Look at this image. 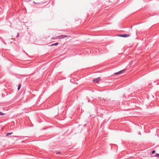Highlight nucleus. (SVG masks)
<instances>
[{"mask_svg":"<svg viewBox=\"0 0 159 159\" xmlns=\"http://www.w3.org/2000/svg\"><path fill=\"white\" fill-rule=\"evenodd\" d=\"M119 37L124 38H127L129 37L130 35L129 34H120L118 35Z\"/></svg>","mask_w":159,"mask_h":159,"instance_id":"f257e3e1","label":"nucleus"},{"mask_svg":"<svg viewBox=\"0 0 159 159\" xmlns=\"http://www.w3.org/2000/svg\"><path fill=\"white\" fill-rule=\"evenodd\" d=\"M125 69H124L123 70H122L120 71H119L118 72L115 73H114L115 75H117L120 74H121L123 73L125 71Z\"/></svg>","mask_w":159,"mask_h":159,"instance_id":"f03ea898","label":"nucleus"},{"mask_svg":"<svg viewBox=\"0 0 159 159\" xmlns=\"http://www.w3.org/2000/svg\"><path fill=\"white\" fill-rule=\"evenodd\" d=\"M100 80V77H98L97 78H95L93 80V82L98 83L99 82Z\"/></svg>","mask_w":159,"mask_h":159,"instance_id":"7ed1b4c3","label":"nucleus"},{"mask_svg":"<svg viewBox=\"0 0 159 159\" xmlns=\"http://www.w3.org/2000/svg\"><path fill=\"white\" fill-rule=\"evenodd\" d=\"M60 37V39H61L62 38H65L67 36L66 35H61L60 36H59Z\"/></svg>","mask_w":159,"mask_h":159,"instance_id":"20e7f679","label":"nucleus"},{"mask_svg":"<svg viewBox=\"0 0 159 159\" xmlns=\"http://www.w3.org/2000/svg\"><path fill=\"white\" fill-rule=\"evenodd\" d=\"M59 44V43H55L52 44L51 46H57Z\"/></svg>","mask_w":159,"mask_h":159,"instance_id":"39448f33","label":"nucleus"},{"mask_svg":"<svg viewBox=\"0 0 159 159\" xmlns=\"http://www.w3.org/2000/svg\"><path fill=\"white\" fill-rule=\"evenodd\" d=\"M58 38H60L59 36H57L55 38V37L52 38V39H58Z\"/></svg>","mask_w":159,"mask_h":159,"instance_id":"423d86ee","label":"nucleus"},{"mask_svg":"<svg viewBox=\"0 0 159 159\" xmlns=\"http://www.w3.org/2000/svg\"><path fill=\"white\" fill-rule=\"evenodd\" d=\"M13 134L12 132H11V133H7V134L6 135V136H8L9 135H11V134Z\"/></svg>","mask_w":159,"mask_h":159,"instance_id":"0eeeda50","label":"nucleus"},{"mask_svg":"<svg viewBox=\"0 0 159 159\" xmlns=\"http://www.w3.org/2000/svg\"><path fill=\"white\" fill-rule=\"evenodd\" d=\"M56 154H60L61 155L62 154V153L61 152H56Z\"/></svg>","mask_w":159,"mask_h":159,"instance_id":"6e6552de","label":"nucleus"},{"mask_svg":"<svg viewBox=\"0 0 159 159\" xmlns=\"http://www.w3.org/2000/svg\"><path fill=\"white\" fill-rule=\"evenodd\" d=\"M20 88H21V85H19L18 87V90H19L20 89Z\"/></svg>","mask_w":159,"mask_h":159,"instance_id":"1a4fd4ad","label":"nucleus"},{"mask_svg":"<svg viewBox=\"0 0 159 159\" xmlns=\"http://www.w3.org/2000/svg\"><path fill=\"white\" fill-rule=\"evenodd\" d=\"M4 115V114L2 112H0V115L1 116H3Z\"/></svg>","mask_w":159,"mask_h":159,"instance_id":"9d476101","label":"nucleus"},{"mask_svg":"<svg viewBox=\"0 0 159 159\" xmlns=\"http://www.w3.org/2000/svg\"><path fill=\"white\" fill-rule=\"evenodd\" d=\"M155 153V150H153L152 152V153L153 154Z\"/></svg>","mask_w":159,"mask_h":159,"instance_id":"9b49d317","label":"nucleus"},{"mask_svg":"<svg viewBox=\"0 0 159 159\" xmlns=\"http://www.w3.org/2000/svg\"><path fill=\"white\" fill-rule=\"evenodd\" d=\"M156 156L157 157H159V154L156 153Z\"/></svg>","mask_w":159,"mask_h":159,"instance_id":"f8f14e48","label":"nucleus"},{"mask_svg":"<svg viewBox=\"0 0 159 159\" xmlns=\"http://www.w3.org/2000/svg\"><path fill=\"white\" fill-rule=\"evenodd\" d=\"M19 36V33H17V35H16V37H18Z\"/></svg>","mask_w":159,"mask_h":159,"instance_id":"ddd939ff","label":"nucleus"},{"mask_svg":"<svg viewBox=\"0 0 159 159\" xmlns=\"http://www.w3.org/2000/svg\"><path fill=\"white\" fill-rule=\"evenodd\" d=\"M139 134H140V132H139Z\"/></svg>","mask_w":159,"mask_h":159,"instance_id":"4468645a","label":"nucleus"},{"mask_svg":"<svg viewBox=\"0 0 159 159\" xmlns=\"http://www.w3.org/2000/svg\"><path fill=\"white\" fill-rule=\"evenodd\" d=\"M26 54L27 55H28V54H27V53L26 52Z\"/></svg>","mask_w":159,"mask_h":159,"instance_id":"2eb2a0df","label":"nucleus"},{"mask_svg":"<svg viewBox=\"0 0 159 159\" xmlns=\"http://www.w3.org/2000/svg\"><path fill=\"white\" fill-rule=\"evenodd\" d=\"M34 3H36L35 2H34Z\"/></svg>","mask_w":159,"mask_h":159,"instance_id":"dca6fc26","label":"nucleus"}]
</instances>
